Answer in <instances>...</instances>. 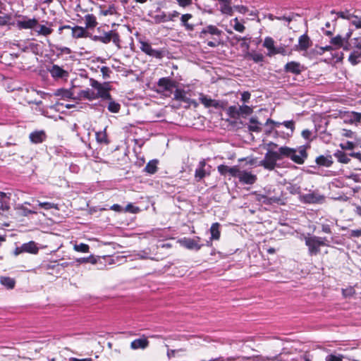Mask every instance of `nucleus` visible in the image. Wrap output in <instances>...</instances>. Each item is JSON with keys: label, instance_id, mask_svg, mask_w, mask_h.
Returning <instances> with one entry per match:
<instances>
[{"label": "nucleus", "instance_id": "nucleus-1", "mask_svg": "<svg viewBox=\"0 0 361 361\" xmlns=\"http://www.w3.org/2000/svg\"><path fill=\"white\" fill-rule=\"evenodd\" d=\"M309 147V145L300 146L298 149L281 147L279 148V152H274L273 148H271L264 158H280V155L289 158H306L307 157V149Z\"/></svg>", "mask_w": 361, "mask_h": 361}, {"label": "nucleus", "instance_id": "nucleus-2", "mask_svg": "<svg viewBox=\"0 0 361 361\" xmlns=\"http://www.w3.org/2000/svg\"><path fill=\"white\" fill-rule=\"evenodd\" d=\"M221 34L222 31L216 26L209 25L200 32V37L206 39L207 35H211L213 36L212 40L207 41V44L210 47H216L221 43Z\"/></svg>", "mask_w": 361, "mask_h": 361}, {"label": "nucleus", "instance_id": "nucleus-3", "mask_svg": "<svg viewBox=\"0 0 361 361\" xmlns=\"http://www.w3.org/2000/svg\"><path fill=\"white\" fill-rule=\"evenodd\" d=\"M305 245L308 247V254L310 256L317 255L320 252L321 246H329V243H324L321 237L308 233L304 236Z\"/></svg>", "mask_w": 361, "mask_h": 361}, {"label": "nucleus", "instance_id": "nucleus-4", "mask_svg": "<svg viewBox=\"0 0 361 361\" xmlns=\"http://www.w3.org/2000/svg\"><path fill=\"white\" fill-rule=\"evenodd\" d=\"M139 43L140 44V49L143 53L157 59H162L168 53L165 48L159 49H153L151 44L147 41L139 40Z\"/></svg>", "mask_w": 361, "mask_h": 361}, {"label": "nucleus", "instance_id": "nucleus-5", "mask_svg": "<svg viewBox=\"0 0 361 361\" xmlns=\"http://www.w3.org/2000/svg\"><path fill=\"white\" fill-rule=\"evenodd\" d=\"M91 39L94 42H99L103 44H108L111 41L118 47L121 48V39L119 34L114 31L110 30L109 32H104L103 34L99 35H92Z\"/></svg>", "mask_w": 361, "mask_h": 361}, {"label": "nucleus", "instance_id": "nucleus-6", "mask_svg": "<svg viewBox=\"0 0 361 361\" xmlns=\"http://www.w3.org/2000/svg\"><path fill=\"white\" fill-rule=\"evenodd\" d=\"M259 202L265 204H278L284 205L286 204V198L283 197V191H281L278 195L272 196V192L270 189L266 190L265 194H260L257 197Z\"/></svg>", "mask_w": 361, "mask_h": 361}, {"label": "nucleus", "instance_id": "nucleus-7", "mask_svg": "<svg viewBox=\"0 0 361 361\" xmlns=\"http://www.w3.org/2000/svg\"><path fill=\"white\" fill-rule=\"evenodd\" d=\"M200 102L207 109L213 107L215 109H223L225 107L224 102L221 100L213 99L202 92L199 94Z\"/></svg>", "mask_w": 361, "mask_h": 361}, {"label": "nucleus", "instance_id": "nucleus-8", "mask_svg": "<svg viewBox=\"0 0 361 361\" xmlns=\"http://www.w3.org/2000/svg\"><path fill=\"white\" fill-rule=\"evenodd\" d=\"M23 20H18L16 26L19 30L35 29L38 25V20L35 18H28L26 16H19Z\"/></svg>", "mask_w": 361, "mask_h": 361}, {"label": "nucleus", "instance_id": "nucleus-9", "mask_svg": "<svg viewBox=\"0 0 361 361\" xmlns=\"http://www.w3.org/2000/svg\"><path fill=\"white\" fill-rule=\"evenodd\" d=\"M48 71L54 80L63 79L68 77V72L56 64H54L48 69Z\"/></svg>", "mask_w": 361, "mask_h": 361}, {"label": "nucleus", "instance_id": "nucleus-10", "mask_svg": "<svg viewBox=\"0 0 361 361\" xmlns=\"http://www.w3.org/2000/svg\"><path fill=\"white\" fill-rule=\"evenodd\" d=\"M157 86L162 91L171 92L173 88L176 87V82L169 77H164L159 79Z\"/></svg>", "mask_w": 361, "mask_h": 361}, {"label": "nucleus", "instance_id": "nucleus-11", "mask_svg": "<svg viewBox=\"0 0 361 361\" xmlns=\"http://www.w3.org/2000/svg\"><path fill=\"white\" fill-rule=\"evenodd\" d=\"M303 70V66L300 63L295 61L288 62L284 66V71L287 73H292L294 75H299Z\"/></svg>", "mask_w": 361, "mask_h": 361}, {"label": "nucleus", "instance_id": "nucleus-12", "mask_svg": "<svg viewBox=\"0 0 361 361\" xmlns=\"http://www.w3.org/2000/svg\"><path fill=\"white\" fill-rule=\"evenodd\" d=\"M47 135L44 130H35L30 133L29 139L33 144H40L47 140Z\"/></svg>", "mask_w": 361, "mask_h": 361}, {"label": "nucleus", "instance_id": "nucleus-13", "mask_svg": "<svg viewBox=\"0 0 361 361\" xmlns=\"http://www.w3.org/2000/svg\"><path fill=\"white\" fill-rule=\"evenodd\" d=\"M238 179L243 184L252 185L257 180V176L249 171H241Z\"/></svg>", "mask_w": 361, "mask_h": 361}, {"label": "nucleus", "instance_id": "nucleus-14", "mask_svg": "<svg viewBox=\"0 0 361 361\" xmlns=\"http://www.w3.org/2000/svg\"><path fill=\"white\" fill-rule=\"evenodd\" d=\"M312 45V41L306 34L301 35L298 39V44L295 45V50L306 51Z\"/></svg>", "mask_w": 361, "mask_h": 361}, {"label": "nucleus", "instance_id": "nucleus-15", "mask_svg": "<svg viewBox=\"0 0 361 361\" xmlns=\"http://www.w3.org/2000/svg\"><path fill=\"white\" fill-rule=\"evenodd\" d=\"M47 25H48V26L38 23V25L35 27V31L38 35L44 37L50 35L54 31L51 28L53 24L51 22H47Z\"/></svg>", "mask_w": 361, "mask_h": 361}, {"label": "nucleus", "instance_id": "nucleus-16", "mask_svg": "<svg viewBox=\"0 0 361 361\" xmlns=\"http://www.w3.org/2000/svg\"><path fill=\"white\" fill-rule=\"evenodd\" d=\"M92 35L87 31L85 27L75 25L72 27V37L75 39L78 38H91Z\"/></svg>", "mask_w": 361, "mask_h": 361}, {"label": "nucleus", "instance_id": "nucleus-17", "mask_svg": "<svg viewBox=\"0 0 361 361\" xmlns=\"http://www.w3.org/2000/svg\"><path fill=\"white\" fill-rule=\"evenodd\" d=\"M180 243L182 246L188 250H195L197 251L202 247V245L198 244L195 239L190 238H183L180 240Z\"/></svg>", "mask_w": 361, "mask_h": 361}, {"label": "nucleus", "instance_id": "nucleus-18", "mask_svg": "<svg viewBox=\"0 0 361 361\" xmlns=\"http://www.w3.org/2000/svg\"><path fill=\"white\" fill-rule=\"evenodd\" d=\"M149 341L144 336L141 338L133 340L130 343V348L133 350H144L149 346Z\"/></svg>", "mask_w": 361, "mask_h": 361}, {"label": "nucleus", "instance_id": "nucleus-19", "mask_svg": "<svg viewBox=\"0 0 361 361\" xmlns=\"http://www.w3.org/2000/svg\"><path fill=\"white\" fill-rule=\"evenodd\" d=\"M302 199L305 203L315 204L322 202L324 200V197L323 195L312 192L303 195Z\"/></svg>", "mask_w": 361, "mask_h": 361}, {"label": "nucleus", "instance_id": "nucleus-20", "mask_svg": "<svg viewBox=\"0 0 361 361\" xmlns=\"http://www.w3.org/2000/svg\"><path fill=\"white\" fill-rule=\"evenodd\" d=\"M20 252L36 254L38 252V247L34 241H30L28 243H23L20 246Z\"/></svg>", "mask_w": 361, "mask_h": 361}, {"label": "nucleus", "instance_id": "nucleus-21", "mask_svg": "<svg viewBox=\"0 0 361 361\" xmlns=\"http://www.w3.org/2000/svg\"><path fill=\"white\" fill-rule=\"evenodd\" d=\"M247 128L249 131L257 133L262 132V124L258 121L256 117L250 118Z\"/></svg>", "mask_w": 361, "mask_h": 361}, {"label": "nucleus", "instance_id": "nucleus-22", "mask_svg": "<svg viewBox=\"0 0 361 361\" xmlns=\"http://www.w3.org/2000/svg\"><path fill=\"white\" fill-rule=\"evenodd\" d=\"M10 209V197L6 193L0 192V209L7 211Z\"/></svg>", "mask_w": 361, "mask_h": 361}, {"label": "nucleus", "instance_id": "nucleus-23", "mask_svg": "<svg viewBox=\"0 0 361 361\" xmlns=\"http://www.w3.org/2000/svg\"><path fill=\"white\" fill-rule=\"evenodd\" d=\"M97 142L101 145H107L110 142L108 139V135L106 128L103 130L97 132L95 134Z\"/></svg>", "mask_w": 361, "mask_h": 361}, {"label": "nucleus", "instance_id": "nucleus-24", "mask_svg": "<svg viewBox=\"0 0 361 361\" xmlns=\"http://www.w3.org/2000/svg\"><path fill=\"white\" fill-rule=\"evenodd\" d=\"M205 166L204 161H201L198 167L195 170V177L197 181L202 180L207 175V172L204 169Z\"/></svg>", "mask_w": 361, "mask_h": 361}, {"label": "nucleus", "instance_id": "nucleus-25", "mask_svg": "<svg viewBox=\"0 0 361 361\" xmlns=\"http://www.w3.org/2000/svg\"><path fill=\"white\" fill-rule=\"evenodd\" d=\"M85 28L92 29L97 25V21L95 16L93 14H87L85 16Z\"/></svg>", "mask_w": 361, "mask_h": 361}, {"label": "nucleus", "instance_id": "nucleus-26", "mask_svg": "<svg viewBox=\"0 0 361 361\" xmlns=\"http://www.w3.org/2000/svg\"><path fill=\"white\" fill-rule=\"evenodd\" d=\"M192 18V15L190 13H185L182 15L180 17V21L183 26L185 27L188 31H192L194 30V25L188 23V20Z\"/></svg>", "mask_w": 361, "mask_h": 361}, {"label": "nucleus", "instance_id": "nucleus-27", "mask_svg": "<svg viewBox=\"0 0 361 361\" xmlns=\"http://www.w3.org/2000/svg\"><path fill=\"white\" fill-rule=\"evenodd\" d=\"M220 224L219 223H214L212 224L210 227V233H211V239L217 240L220 238Z\"/></svg>", "mask_w": 361, "mask_h": 361}, {"label": "nucleus", "instance_id": "nucleus-28", "mask_svg": "<svg viewBox=\"0 0 361 361\" xmlns=\"http://www.w3.org/2000/svg\"><path fill=\"white\" fill-rule=\"evenodd\" d=\"M157 159H151L146 165L144 169V171L149 174H154L157 171Z\"/></svg>", "mask_w": 361, "mask_h": 361}, {"label": "nucleus", "instance_id": "nucleus-29", "mask_svg": "<svg viewBox=\"0 0 361 361\" xmlns=\"http://www.w3.org/2000/svg\"><path fill=\"white\" fill-rule=\"evenodd\" d=\"M361 57V51L360 50H354L350 53L348 56V61L353 66H356L360 63L359 59Z\"/></svg>", "mask_w": 361, "mask_h": 361}, {"label": "nucleus", "instance_id": "nucleus-30", "mask_svg": "<svg viewBox=\"0 0 361 361\" xmlns=\"http://www.w3.org/2000/svg\"><path fill=\"white\" fill-rule=\"evenodd\" d=\"M0 283L7 288L13 289L15 287L16 281L14 279L8 276H1L0 278Z\"/></svg>", "mask_w": 361, "mask_h": 361}, {"label": "nucleus", "instance_id": "nucleus-31", "mask_svg": "<svg viewBox=\"0 0 361 361\" xmlns=\"http://www.w3.org/2000/svg\"><path fill=\"white\" fill-rule=\"evenodd\" d=\"M186 92L183 89L177 88L173 94V99L176 101L186 102L188 101Z\"/></svg>", "mask_w": 361, "mask_h": 361}, {"label": "nucleus", "instance_id": "nucleus-32", "mask_svg": "<svg viewBox=\"0 0 361 361\" xmlns=\"http://www.w3.org/2000/svg\"><path fill=\"white\" fill-rule=\"evenodd\" d=\"M80 95L81 97L84 99H87L88 100H94L97 99V94L96 92H94L93 90L87 88L86 90H82L80 92Z\"/></svg>", "mask_w": 361, "mask_h": 361}, {"label": "nucleus", "instance_id": "nucleus-33", "mask_svg": "<svg viewBox=\"0 0 361 361\" xmlns=\"http://www.w3.org/2000/svg\"><path fill=\"white\" fill-rule=\"evenodd\" d=\"M288 47H289V44H288L286 45H280L277 47H275V49H274V51L272 52L271 56L279 54L283 55V56L291 54L292 50H290L289 52H288V51H287V48Z\"/></svg>", "mask_w": 361, "mask_h": 361}, {"label": "nucleus", "instance_id": "nucleus-34", "mask_svg": "<svg viewBox=\"0 0 361 361\" xmlns=\"http://www.w3.org/2000/svg\"><path fill=\"white\" fill-rule=\"evenodd\" d=\"M263 46L269 50V55L271 56L272 52L275 49L274 40L271 37H267L264 39Z\"/></svg>", "mask_w": 361, "mask_h": 361}, {"label": "nucleus", "instance_id": "nucleus-35", "mask_svg": "<svg viewBox=\"0 0 361 361\" xmlns=\"http://www.w3.org/2000/svg\"><path fill=\"white\" fill-rule=\"evenodd\" d=\"M276 160L277 159H262L259 165L268 170H273L277 166Z\"/></svg>", "mask_w": 361, "mask_h": 361}, {"label": "nucleus", "instance_id": "nucleus-36", "mask_svg": "<svg viewBox=\"0 0 361 361\" xmlns=\"http://www.w3.org/2000/svg\"><path fill=\"white\" fill-rule=\"evenodd\" d=\"M54 94L57 97H60L62 99H70L73 95L70 90L63 88L57 90Z\"/></svg>", "mask_w": 361, "mask_h": 361}, {"label": "nucleus", "instance_id": "nucleus-37", "mask_svg": "<svg viewBox=\"0 0 361 361\" xmlns=\"http://www.w3.org/2000/svg\"><path fill=\"white\" fill-rule=\"evenodd\" d=\"M111 90L110 87H109V85L108 82H105L104 83V85H102L98 90H97V92L96 93V94L97 95V99L98 98H102V97L104 96V94L105 93H106L107 92H109Z\"/></svg>", "mask_w": 361, "mask_h": 361}, {"label": "nucleus", "instance_id": "nucleus-38", "mask_svg": "<svg viewBox=\"0 0 361 361\" xmlns=\"http://www.w3.org/2000/svg\"><path fill=\"white\" fill-rule=\"evenodd\" d=\"M226 111L228 115L232 118H238L240 116L238 107L236 106H230Z\"/></svg>", "mask_w": 361, "mask_h": 361}, {"label": "nucleus", "instance_id": "nucleus-39", "mask_svg": "<svg viewBox=\"0 0 361 361\" xmlns=\"http://www.w3.org/2000/svg\"><path fill=\"white\" fill-rule=\"evenodd\" d=\"M238 111H239L240 116H248V115L252 114L253 112V109L252 107H250L249 106L243 105V106H238Z\"/></svg>", "mask_w": 361, "mask_h": 361}, {"label": "nucleus", "instance_id": "nucleus-40", "mask_svg": "<svg viewBox=\"0 0 361 361\" xmlns=\"http://www.w3.org/2000/svg\"><path fill=\"white\" fill-rule=\"evenodd\" d=\"M107 109L111 113H118L121 109V105L119 103L116 102L114 100L110 101L109 102Z\"/></svg>", "mask_w": 361, "mask_h": 361}, {"label": "nucleus", "instance_id": "nucleus-41", "mask_svg": "<svg viewBox=\"0 0 361 361\" xmlns=\"http://www.w3.org/2000/svg\"><path fill=\"white\" fill-rule=\"evenodd\" d=\"M361 121V113L352 111L349 115V123H353L356 122H360Z\"/></svg>", "mask_w": 361, "mask_h": 361}, {"label": "nucleus", "instance_id": "nucleus-42", "mask_svg": "<svg viewBox=\"0 0 361 361\" xmlns=\"http://www.w3.org/2000/svg\"><path fill=\"white\" fill-rule=\"evenodd\" d=\"M74 250L77 252L86 253L89 252L90 247L88 245L85 243L75 244L74 245Z\"/></svg>", "mask_w": 361, "mask_h": 361}, {"label": "nucleus", "instance_id": "nucleus-43", "mask_svg": "<svg viewBox=\"0 0 361 361\" xmlns=\"http://www.w3.org/2000/svg\"><path fill=\"white\" fill-rule=\"evenodd\" d=\"M38 204L40 207L46 209V210H49L51 209H58L57 204L52 203V202H41L38 201Z\"/></svg>", "mask_w": 361, "mask_h": 361}, {"label": "nucleus", "instance_id": "nucleus-44", "mask_svg": "<svg viewBox=\"0 0 361 361\" xmlns=\"http://www.w3.org/2000/svg\"><path fill=\"white\" fill-rule=\"evenodd\" d=\"M286 189L292 195H297L300 192V187L296 184H289Z\"/></svg>", "mask_w": 361, "mask_h": 361}, {"label": "nucleus", "instance_id": "nucleus-45", "mask_svg": "<svg viewBox=\"0 0 361 361\" xmlns=\"http://www.w3.org/2000/svg\"><path fill=\"white\" fill-rule=\"evenodd\" d=\"M314 161L318 166L329 167L333 164L331 159H314Z\"/></svg>", "mask_w": 361, "mask_h": 361}, {"label": "nucleus", "instance_id": "nucleus-46", "mask_svg": "<svg viewBox=\"0 0 361 361\" xmlns=\"http://www.w3.org/2000/svg\"><path fill=\"white\" fill-rule=\"evenodd\" d=\"M241 171L237 166H230L228 174L232 177L239 178Z\"/></svg>", "mask_w": 361, "mask_h": 361}, {"label": "nucleus", "instance_id": "nucleus-47", "mask_svg": "<svg viewBox=\"0 0 361 361\" xmlns=\"http://www.w3.org/2000/svg\"><path fill=\"white\" fill-rule=\"evenodd\" d=\"M338 18L345 20H350L353 16V13H350L349 11L346 10L345 11H339L337 13Z\"/></svg>", "mask_w": 361, "mask_h": 361}, {"label": "nucleus", "instance_id": "nucleus-48", "mask_svg": "<svg viewBox=\"0 0 361 361\" xmlns=\"http://www.w3.org/2000/svg\"><path fill=\"white\" fill-rule=\"evenodd\" d=\"M234 25H233V28L235 31H238L239 32H243L245 30V27L242 24L240 23L238 18H235L234 20Z\"/></svg>", "mask_w": 361, "mask_h": 361}, {"label": "nucleus", "instance_id": "nucleus-49", "mask_svg": "<svg viewBox=\"0 0 361 361\" xmlns=\"http://www.w3.org/2000/svg\"><path fill=\"white\" fill-rule=\"evenodd\" d=\"M331 43L338 47H343V38L341 35H337L331 39Z\"/></svg>", "mask_w": 361, "mask_h": 361}, {"label": "nucleus", "instance_id": "nucleus-50", "mask_svg": "<svg viewBox=\"0 0 361 361\" xmlns=\"http://www.w3.org/2000/svg\"><path fill=\"white\" fill-rule=\"evenodd\" d=\"M76 262L80 264L88 263V262H90L92 264H95L96 259L93 257L90 256L88 257L78 258V259H76Z\"/></svg>", "mask_w": 361, "mask_h": 361}, {"label": "nucleus", "instance_id": "nucleus-51", "mask_svg": "<svg viewBox=\"0 0 361 361\" xmlns=\"http://www.w3.org/2000/svg\"><path fill=\"white\" fill-rule=\"evenodd\" d=\"M250 58L255 62H262L264 61V56L261 53H252L250 54Z\"/></svg>", "mask_w": 361, "mask_h": 361}, {"label": "nucleus", "instance_id": "nucleus-52", "mask_svg": "<svg viewBox=\"0 0 361 361\" xmlns=\"http://www.w3.org/2000/svg\"><path fill=\"white\" fill-rule=\"evenodd\" d=\"M282 125H283L286 128L290 129L291 130V134H293L295 128L294 121H285L282 123Z\"/></svg>", "mask_w": 361, "mask_h": 361}, {"label": "nucleus", "instance_id": "nucleus-53", "mask_svg": "<svg viewBox=\"0 0 361 361\" xmlns=\"http://www.w3.org/2000/svg\"><path fill=\"white\" fill-rule=\"evenodd\" d=\"M353 20L351 23L357 29L361 28V18H359L357 16L353 14Z\"/></svg>", "mask_w": 361, "mask_h": 361}, {"label": "nucleus", "instance_id": "nucleus-54", "mask_svg": "<svg viewBox=\"0 0 361 361\" xmlns=\"http://www.w3.org/2000/svg\"><path fill=\"white\" fill-rule=\"evenodd\" d=\"M101 72L104 78H108L110 77L111 71L108 66H102L101 68Z\"/></svg>", "mask_w": 361, "mask_h": 361}, {"label": "nucleus", "instance_id": "nucleus-55", "mask_svg": "<svg viewBox=\"0 0 361 361\" xmlns=\"http://www.w3.org/2000/svg\"><path fill=\"white\" fill-rule=\"evenodd\" d=\"M340 147L343 149H345V150H346V149H353L355 147V145L353 142L347 141L345 143H341L340 145Z\"/></svg>", "mask_w": 361, "mask_h": 361}, {"label": "nucleus", "instance_id": "nucleus-56", "mask_svg": "<svg viewBox=\"0 0 361 361\" xmlns=\"http://www.w3.org/2000/svg\"><path fill=\"white\" fill-rule=\"evenodd\" d=\"M178 6L183 8L190 6L192 4V0H176Z\"/></svg>", "mask_w": 361, "mask_h": 361}, {"label": "nucleus", "instance_id": "nucleus-57", "mask_svg": "<svg viewBox=\"0 0 361 361\" xmlns=\"http://www.w3.org/2000/svg\"><path fill=\"white\" fill-rule=\"evenodd\" d=\"M19 209L21 211V214L23 216H27L29 214H35L36 213L35 212L25 207L23 205H21L19 207Z\"/></svg>", "mask_w": 361, "mask_h": 361}, {"label": "nucleus", "instance_id": "nucleus-58", "mask_svg": "<svg viewBox=\"0 0 361 361\" xmlns=\"http://www.w3.org/2000/svg\"><path fill=\"white\" fill-rule=\"evenodd\" d=\"M343 355H329L326 357V361H342Z\"/></svg>", "mask_w": 361, "mask_h": 361}, {"label": "nucleus", "instance_id": "nucleus-59", "mask_svg": "<svg viewBox=\"0 0 361 361\" xmlns=\"http://www.w3.org/2000/svg\"><path fill=\"white\" fill-rule=\"evenodd\" d=\"M361 237V229L350 230L349 231L348 238H360Z\"/></svg>", "mask_w": 361, "mask_h": 361}, {"label": "nucleus", "instance_id": "nucleus-60", "mask_svg": "<svg viewBox=\"0 0 361 361\" xmlns=\"http://www.w3.org/2000/svg\"><path fill=\"white\" fill-rule=\"evenodd\" d=\"M229 167L230 166L226 165H220L218 166V171L221 175L226 176L228 174Z\"/></svg>", "mask_w": 361, "mask_h": 361}, {"label": "nucleus", "instance_id": "nucleus-61", "mask_svg": "<svg viewBox=\"0 0 361 361\" xmlns=\"http://www.w3.org/2000/svg\"><path fill=\"white\" fill-rule=\"evenodd\" d=\"M10 19L11 16L8 15H5L4 16H0V26H4L7 25Z\"/></svg>", "mask_w": 361, "mask_h": 361}, {"label": "nucleus", "instance_id": "nucleus-62", "mask_svg": "<svg viewBox=\"0 0 361 361\" xmlns=\"http://www.w3.org/2000/svg\"><path fill=\"white\" fill-rule=\"evenodd\" d=\"M90 85L97 90L102 85V84L93 78H90Z\"/></svg>", "mask_w": 361, "mask_h": 361}, {"label": "nucleus", "instance_id": "nucleus-63", "mask_svg": "<svg viewBox=\"0 0 361 361\" xmlns=\"http://www.w3.org/2000/svg\"><path fill=\"white\" fill-rule=\"evenodd\" d=\"M155 18L157 20H159V22L169 21L168 16L164 12L161 15H157Z\"/></svg>", "mask_w": 361, "mask_h": 361}, {"label": "nucleus", "instance_id": "nucleus-64", "mask_svg": "<svg viewBox=\"0 0 361 361\" xmlns=\"http://www.w3.org/2000/svg\"><path fill=\"white\" fill-rule=\"evenodd\" d=\"M250 96H251V94L249 92L245 91L241 94V100L243 102H247L250 99Z\"/></svg>", "mask_w": 361, "mask_h": 361}]
</instances>
